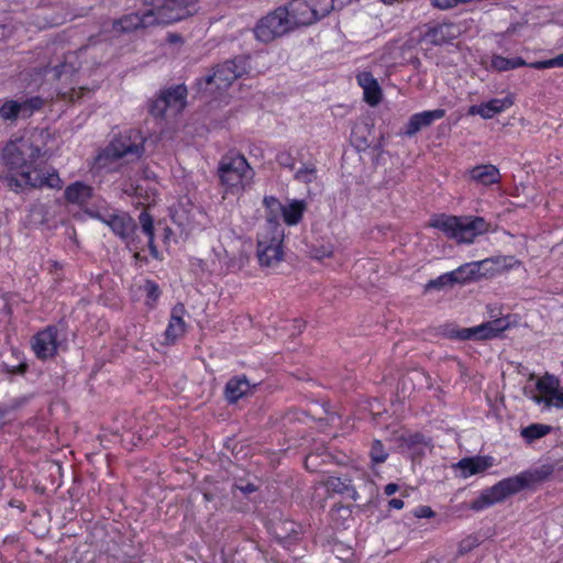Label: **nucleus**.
<instances>
[{
    "label": "nucleus",
    "mask_w": 563,
    "mask_h": 563,
    "mask_svg": "<svg viewBox=\"0 0 563 563\" xmlns=\"http://www.w3.org/2000/svg\"><path fill=\"white\" fill-rule=\"evenodd\" d=\"M550 427L545 424L534 423L529 427H526L521 430V435L528 441L532 442L537 439H540L547 435L550 432Z\"/></svg>",
    "instance_id": "36"
},
{
    "label": "nucleus",
    "mask_w": 563,
    "mask_h": 563,
    "mask_svg": "<svg viewBox=\"0 0 563 563\" xmlns=\"http://www.w3.org/2000/svg\"><path fill=\"white\" fill-rule=\"evenodd\" d=\"M285 230L275 218L266 217V222L257 235L256 255L263 267H275L284 260L283 242Z\"/></svg>",
    "instance_id": "2"
},
{
    "label": "nucleus",
    "mask_w": 563,
    "mask_h": 563,
    "mask_svg": "<svg viewBox=\"0 0 563 563\" xmlns=\"http://www.w3.org/2000/svg\"><path fill=\"white\" fill-rule=\"evenodd\" d=\"M316 173L314 166H305L296 172L295 178L301 183L309 184L316 179Z\"/></svg>",
    "instance_id": "38"
},
{
    "label": "nucleus",
    "mask_w": 563,
    "mask_h": 563,
    "mask_svg": "<svg viewBox=\"0 0 563 563\" xmlns=\"http://www.w3.org/2000/svg\"><path fill=\"white\" fill-rule=\"evenodd\" d=\"M530 67H532L534 69L563 67V54L559 55L555 58H551L548 60L534 62V63L530 64Z\"/></svg>",
    "instance_id": "40"
},
{
    "label": "nucleus",
    "mask_w": 563,
    "mask_h": 563,
    "mask_svg": "<svg viewBox=\"0 0 563 563\" xmlns=\"http://www.w3.org/2000/svg\"><path fill=\"white\" fill-rule=\"evenodd\" d=\"M218 174L225 192L239 194L251 183L253 170L246 158L240 154H229L219 163Z\"/></svg>",
    "instance_id": "3"
},
{
    "label": "nucleus",
    "mask_w": 563,
    "mask_h": 563,
    "mask_svg": "<svg viewBox=\"0 0 563 563\" xmlns=\"http://www.w3.org/2000/svg\"><path fill=\"white\" fill-rule=\"evenodd\" d=\"M515 103L512 95H507L504 98H495L481 104H474L470 107L468 114L481 115L483 119H492L496 114H499L510 109Z\"/></svg>",
    "instance_id": "17"
},
{
    "label": "nucleus",
    "mask_w": 563,
    "mask_h": 563,
    "mask_svg": "<svg viewBox=\"0 0 563 563\" xmlns=\"http://www.w3.org/2000/svg\"><path fill=\"white\" fill-rule=\"evenodd\" d=\"M445 115L443 109H435L431 111H423L410 117L406 124L405 134L413 136L420 130L430 126L434 121L442 119Z\"/></svg>",
    "instance_id": "19"
},
{
    "label": "nucleus",
    "mask_w": 563,
    "mask_h": 563,
    "mask_svg": "<svg viewBox=\"0 0 563 563\" xmlns=\"http://www.w3.org/2000/svg\"><path fill=\"white\" fill-rule=\"evenodd\" d=\"M506 329L504 322L499 319L482 323L473 328H464L452 332V338L460 340H488L497 336Z\"/></svg>",
    "instance_id": "15"
},
{
    "label": "nucleus",
    "mask_w": 563,
    "mask_h": 563,
    "mask_svg": "<svg viewBox=\"0 0 563 563\" xmlns=\"http://www.w3.org/2000/svg\"><path fill=\"white\" fill-rule=\"evenodd\" d=\"M309 254L314 260L331 257L333 255V247L331 245L311 246Z\"/></svg>",
    "instance_id": "39"
},
{
    "label": "nucleus",
    "mask_w": 563,
    "mask_h": 563,
    "mask_svg": "<svg viewBox=\"0 0 563 563\" xmlns=\"http://www.w3.org/2000/svg\"><path fill=\"white\" fill-rule=\"evenodd\" d=\"M19 112L21 119H27L38 111L44 106V100L38 97H31L26 99H18Z\"/></svg>",
    "instance_id": "31"
},
{
    "label": "nucleus",
    "mask_w": 563,
    "mask_h": 563,
    "mask_svg": "<svg viewBox=\"0 0 563 563\" xmlns=\"http://www.w3.org/2000/svg\"><path fill=\"white\" fill-rule=\"evenodd\" d=\"M466 175L471 181L483 186L498 184L501 179L499 169L492 164L474 166L467 170Z\"/></svg>",
    "instance_id": "24"
},
{
    "label": "nucleus",
    "mask_w": 563,
    "mask_h": 563,
    "mask_svg": "<svg viewBox=\"0 0 563 563\" xmlns=\"http://www.w3.org/2000/svg\"><path fill=\"white\" fill-rule=\"evenodd\" d=\"M532 482H534V476L528 473L505 478L494 486L485 489L476 499L471 503L470 508L472 510L479 511L484 508L501 503L507 497L529 486Z\"/></svg>",
    "instance_id": "4"
},
{
    "label": "nucleus",
    "mask_w": 563,
    "mask_h": 563,
    "mask_svg": "<svg viewBox=\"0 0 563 563\" xmlns=\"http://www.w3.org/2000/svg\"><path fill=\"white\" fill-rule=\"evenodd\" d=\"M476 264L478 265V277H486L501 273L520 263L512 256H497L476 262Z\"/></svg>",
    "instance_id": "20"
},
{
    "label": "nucleus",
    "mask_w": 563,
    "mask_h": 563,
    "mask_svg": "<svg viewBox=\"0 0 563 563\" xmlns=\"http://www.w3.org/2000/svg\"><path fill=\"white\" fill-rule=\"evenodd\" d=\"M316 20L327 16L334 8L333 0H309Z\"/></svg>",
    "instance_id": "37"
},
{
    "label": "nucleus",
    "mask_w": 563,
    "mask_h": 563,
    "mask_svg": "<svg viewBox=\"0 0 563 563\" xmlns=\"http://www.w3.org/2000/svg\"><path fill=\"white\" fill-rule=\"evenodd\" d=\"M144 289L146 291L147 297L151 298L153 301H156L157 298L159 297V288L155 283L147 280L145 283Z\"/></svg>",
    "instance_id": "43"
},
{
    "label": "nucleus",
    "mask_w": 563,
    "mask_h": 563,
    "mask_svg": "<svg viewBox=\"0 0 563 563\" xmlns=\"http://www.w3.org/2000/svg\"><path fill=\"white\" fill-rule=\"evenodd\" d=\"M421 440H422V437H420L418 434L413 437V442H416V443L420 442Z\"/></svg>",
    "instance_id": "51"
},
{
    "label": "nucleus",
    "mask_w": 563,
    "mask_h": 563,
    "mask_svg": "<svg viewBox=\"0 0 563 563\" xmlns=\"http://www.w3.org/2000/svg\"><path fill=\"white\" fill-rule=\"evenodd\" d=\"M371 456L375 463H383L386 460L387 453L385 452V449H384L383 444L380 443V441H375L373 443L372 450H371Z\"/></svg>",
    "instance_id": "41"
},
{
    "label": "nucleus",
    "mask_w": 563,
    "mask_h": 563,
    "mask_svg": "<svg viewBox=\"0 0 563 563\" xmlns=\"http://www.w3.org/2000/svg\"><path fill=\"white\" fill-rule=\"evenodd\" d=\"M547 406L562 409L563 408V389H560L558 395H554V397H551L549 400H547Z\"/></svg>",
    "instance_id": "44"
},
{
    "label": "nucleus",
    "mask_w": 563,
    "mask_h": 563,
    "mask_svg": "<svg viewBox=\"0 0 563 563\" xmlns=\"http://www.w3.org/2000/svg\"><path fill=\"white\" fill-rule=\"evenodd\" d=\"M218 257L223 261L229 268L241 269L249 260L245 243L241 238H229L227 244L222 245V252L218 253Z\"/></svg>",
    "instance_id": "14"
},
{
    "label": "nucleus",
    "mask_w": 563,
    "mask_h": 563,
    "mask_svg": "<svg viewBox=\"0 0 563 563\" xmlns=\"http://www.w3.org/2000/svg\"><path fill=\"white\" fill-rule=\"evenodd\" d=\"M251 385L245 376L234 377L230 379L224 389L225 398L229 402H236L240 398L247 395Z\"/></svg>",
    "instance_id": "27"
},
{
    "label": "nucleus",
    "mask_w": 563,
    "mask_h": 563,
    "mask_svg": "<svg viewBox=\"0 0 563 563\" xmlns=\"http://www.w3.org/2000/svg\"><path fill=\"white\" fill-rule=\"evenodd\" d=\"M271 529L278 540H286L297 534L300 527L291 520L278 519L271 522Z\"/></svg>",
    "instance_id": "29"
},
{
    "label": "nucleus",
    "mask_w": 563,
    "mask_h": 563,
    "mask_svg": "<svg viewBox=\"0 0 563 563\" xmlns=\"http://www.w3.org/2000/svg\"><path fill=\"white\" fill-rule=\"evenodd\" d=\"M187 310L184 303H177L172 309L170 320L165 331V339L167 343H174L177 339L183 336L186 332V323L184 317Z\"/></svg>",
    "instance_id": "23"
},
{
    "label": "nucleus",
    "mask_w": 563,
    "mask_h": 563,
    "mask_svg": "<svg viewBox=\"0 0 563 563\" xmlns=\"http://www.w3.org/2000/svg\"><path fill=\"white\" fill-rule=\"evenodd\" d=\"M456 466L462 471L463 477H468L487 470L490 462L485 457H468L461 460Z\"/></svg>",
    "instance_id": "28"
},
{
    "label": "nucleus",
    "mask_w": 563,
    "mask_h": 563,
    "mask_svg": "<svg viewBox=\"0 0 563 563\" xmlns=\"http://www.w3.org/2000/svg\"><path fill=\"white\" fill-rule=\"evenodd\" d=\"M199 0H144V5L151 10L150 21L156 24H172L198 11Z\"/></svg>",
    "instance_id": "5"
},
{
    "label": "nucleus",
    "mask_w": 563,
    "mask_h": 563,
    "mask_svg": "<svg viewBox=\"0 0 563 563\" xmlns=\"http://www.w3.org/2000/svg\"><path fill=\"white\" fill-rule=\"evenodd\" d=\"M205 498L210 499V496H208V494H205Z\"/></svg>",
    "instance_id": "54"
},
{
    "label": "nucleus",
    "mask_w": 563,
    "mask_h": 563,
    "mask_svg": "<svg viewBox=\"0 0 563 563\" xmlns=\"http://www.w3.org/2000/svg\"><path fill=\"white\" fill-rule=\"evenodd\" d=\"M448 284H454V282L452 280L451 273L444 274L434 280H430L427 285V288H441Z\"/></svg>",
    "instance_id": "42"
},
{
    "label": "nucleus",
    "mask_w": 563,
    "mask_h": 563,
    "mask_svg": "<svg viewBox=\"0 0 563 563\" xmlns=\"http://www.w3.org/2000/svg\"><path fill=\"white\" fill-rule=\"evenodd\" d=\"M429 225L442 231L457 243H472L476 236L488 231V223L481 217L440 214L433 217Z\"/></svg>",
    "instance_id": "1"
},
{
    "label": "nucleus",
    "mask_w": 563,
    "mask_h": 563,
    "mask_svg": "<svg viewBox=\"0 0 563 563\" xmlns=\"http://www.w3.org/2000/svg\"><path fill=\"white\" fill-rule=\"evenodd\" d=\"M235 488L241 490L244 494H251L257 489V487L251 483H247L246 485L235 484Z\"/></svg>",
    "instance_id": "46"
},
{
    "label": "nucleus",
    "mask_w": 563,
    "mask_h": 563,
    "mask_svg": "<svg viewBox=\"0 0 563 563\" xmlns=\"http://www.w3.org/2000/svg\"><path fill=\"white\" fill-rule=\"evenodd\" d=\"M357 84L363 89L364 101L372 107L377 106L383 98V91L378 81L369 71H362L356 76Z\"/></svg>",
    "instance_id": "22"
},
{
    "label": "nucleus",
    "mask_w": 563,
    "mask_h": 563,
    "mask_svg": "<svg viewBox=\"0 0 563 563\" xmlns=\"http://www.w3.org/2000/svg\"><path fill=\"white\" fill-rule=\"evenodd\" d=\"M151 10L148 7L142 12L130 13L114 23V29L121 32H131L140 27L156 25L155 21H150Z\"/></svg>",
    "instance_id": "21"
},
{
    "label": "nucleus",
    "mask_w": 563,
    "mask_h": 563,
    "mask_svg": "<svg viewBox=\"0 0 563 563\" xmlns=\"http://www.w3.org/2000/svg\"><path fill=\"white\" fill-rule=\"evenodd\" d=\"M2 424H3V417H2V415L0 413V428L2 427Z\"/></svg>",
    "instance_id": "53"
},
{
    "label": "nucleus",
    "mask_w": 563,
    "mask_h": 563,
    "mask_svg": "<svg viewBox=\"0 0 563 563\" xmlns=\"http://www.w3.org/2000/svg\"><path fill=\"white\" fill-rule=\"evenodd\" d=\"M139 221L142 231L147 235V244L152 255L157 257L158 251L154 244V225L152 216L147 211H142L139 217Z\"/></svg>",
    "instance_id": "30"
},
{
    "label": "nucleus",
    "mask_w": 563,
    "mask_h": 563,
    "mask_svg": "<svg viewBox=\"0 0 563 563\" xmlns=\"http://www.w3.org/2000/svg\"><path fill=\"white\" fill-rule=\"evenodd\" d=\"M65 68H66V65H65V64H62L60 66L55 67V68H54V70H55V77H56V78H58V77L62 75V73H64V71H65V70H64Z\"/></svg>",
    "instance_id": "50"
},
{
    "label": "nucleus",
    "mask_w": 563,
    "mask_h": 563,
    "mask_svg": "<svg viewBox=\"0 0 563 563\" xmlns=\"http://www.w3.org/2000/svg\"><path fill=\"white\" fill-rule=\"evenodd\" d=\"M137 250H139V249H136V250H135V253H134V257H135V258H140V253H139V251H137Z\"/></svg>",
    "instance_id": "52"
},
{
    "label": "nucleus",
    "mask_w": 563,
    "mask_h": 563,
    "mask_svg": "<svg viewBox=\"0 0 563 563\" xmlns=\"http://www.w3.org/2000/svg\"><path fill=\"white\" fill-rule=\"evenodd\" d=\"M537 388L541 395L533 396L534 401L538 404L544 402L547 406V400L554 397V395H558L560 391V380L556 377L547 374L537 382Z\"/></svg>",
    "instance_id": "26"
},
{
    "label": "nucleus",
    "mask_w": 563,
    "mask_h": 563,
    "mask_svg": "<svg viewBox=\"0 0 563 563\" xmlns=\"http://www.w3.org/2000/svg\"><path fill=\"white\" fill-rule=\"evenodd\" d=\"M263 202L268 210L267 217L278 221V216L282 214L284 222L288 225L298 224L307 209L305 200H291L288 205H283L275 197H265Z\"/></svg>",
    "instance_id": "11"
},
{
    "label": "nucleus",
    "mask_w": 563,
    "mask_h": 563,
    "mask_svg": "<svg viewBox=\"0 0 563 563\" xmlns=\"http://www.w3.org/2000/svg\"><path fill=\"white\" fill-rule=\"evenodd\" d=\"M40 156L41 150L33 146V143L26 139L10 142L3 150L4 164L16 175L26 167L29 162H33Z\"/></svg>",
    "instance_id": "10"
},
{
    "label": "nucleus",
    "mask_w": 563,
    "mask_h": 563,
    "mask_svg": "<svg viewBox=\"0 0 563 563\" xmlns=\"http://www.w3.org/2000/svg\"><path fill=\"white\" fill-rule=\"evenodd\" d=\"M432 516H433V511L429 507H421L417 512V517H420V518L432 517Z\"/></svg>",
    "instance_id": "47"
},
{
    "label": "nucleus",
    "mask_w": 563,
    "mask_h": 563,
    "mask_svg": "<svg viewBox=\"0 0 563 563\" xmlns=\"http://www.w3.org/2000/svg\"><path fill=\"white\" fill-rule=\"evenodd\" d=\"M186 96L187 89L183 85L167 89L153 101L151 111L156 117H163L168 111L173 114H177L186 106Z\"/></svg>",
    "instance_id": "13"
},
{
    "label": "nucleus",
    "mask_w": 563,
    "mask_h": 563,
    "mask_svg": "<svg viewBox=\"0 0 563 563\" xmlns=\"http://www.w3.org/2000/svg\"><path fill=\"white\" fill-rule=\"evenodd\" d=\"M289 12L290 27L307 26L317 22L309 0H292L286 7Z\"/></svg>",
    "instance_id": "18"
},
{
    "label": "nucleus",
    "mask_w": 563,
    "mask_h": 563,
    "mask_svg": "<svg viewBox=\"0 0 563 563\" xmlns=\"http://www.w3.org/2000/svg\"><path fill=\"white\" fill-rule=\"evenodd\" d=\"M0 118L3 121L15 122L21 119L18 106V99L5 100L0 107Z\"/></svg>",
    "instance_id": "35"
},
{
    "label": "nucleus",
    "mask_w": 563,
    "mask_h": 563,
    "mask_svg": "<svg viewBox=\"0 0 563 563\" xmlns=\"http://www.w3.org/2000/svg\"><path fill=\"white\" fill-rule=\"evenodd\" d=\"M32 347L38 358L45 360L55 355L57 351V330L48 327L38 332L32 342Z\"/></svg>",
    "instance_id": "16"
},
{
    "label": "nucleus",
    "mask_w": 563,
    "mask_h": 563,
    "mask_svg": "<svg viewBox=\"0 0 563 563\" xmlns=\"http://www.w3.org/2000/svg\"><path fill=\"white\" fill-rule=\"evenodd\" d=\"M388 505L394 509H401L404 507V501L399 498H393L389 500Z\"/></svg>",
    "instance_id": "48"
},
{
    "label": "nucleus",
    "mask_w": 563,
    "mask_h": 563,
    "mask_svg": "<svg viewBox=\"0 0 563 563\" xmlns=\"http://www.w3.org/2000/svg\"><path fill=\"white\" fill-rule=\"evenodd\" d=\"M526 65V62L520 58H506L504 56L495 55L492 58V67L498 71H506Z\"/></svg>",
    "instance_id": "34"
},
{
    "label": "nucleus",
    "mask_w": 563,
    "mask_h": 563,
    "mask_svg": "<svg viewBox=\"0 0 563 563\" xmlns=\"http://www.w3.org/2000/svg\"><path fill=\"white\" fill-rule=\"evenodd\" d=\"M324 486L331 493L346 494L347 496L355 498L356 493L350 485V481L332 476L324 482Z\"/></svg>",
    "instance_id": "32"
},
{
    "label": "nucleus",
    "mask_w": 563,
    "mask_h": 563,
    "mask_svg": "<svg viewBox=\"0 0 563 563\" xmlns=\"http://www.w3.org/2000/svg\"><path fill=\"white\" fill-rule=\"evenodd\" d=\"M98 219L108 224L113 233L120 236L130 250L140 249V239L136 233V223L128 214H110L103 218L96 214Z\"/></svg>",
    "instance_id": "12"
},
{
    "label": "nucleus",
    "mask_w": 563,
    "mask_h": 563,
    "mask_svg": "<svg viewBox=\"0 0 563 563\" xmlns=\"http://www.w3.org/2000/svg\"><path fill=\"white\" fill-rule=\"evenodd\" d=\"M478 265L468 263L460 266L457 269L451 272L452 280L454 283H465L471 279L478 278Z\"/></svg>",
    "instance_id": "33"
},
{
    "label": "nucleus",
    "mask_w": 563,
    "mask_h": 563,
    "mask_svg": "<svg viewBox=\"0 0 563 563\" xmlns=\"http://www.w3.org/2000/svg\"><path fill=\"white\" fill-rule=\"evenodd\" d=\"M477 544L478 541L475 537H467L461 542L460 548L462 552H467L471 551L473 548L477 547Z\"/></svg>",
    "instance_id": "45"
},
{
    "label": "nucleus",
    "mask_w": 563,
    "mask_h": 563,
    "mask_svg": "<svg viewBox=\"0 0 563 563\" xmlns=\"http://www.w3.org/2000/svg\"><path fill=\"white\" fill-rule=\"evenodd\" d=\"M398 488H399V487H398V485H397V484L390 483V484H387V485L385 486V489H384V490H385V494H386V495L390 496V495L395 494V493L398 490Z\"/></svg>",
    "instance_id": "49"
},
{
    "label": "nucleus",
    "mask_w": 563,
    "mask_h": 563,
    "mask_svg": "<svg viewBox=\"0 0 563 563\" xmlns=\"http://www.w3.org/2000/svg\"><path fill=\"white\" fill-rule=\"evenodd\" d=\"M290 31L292 30L290 27L288 9L285 7H278L256 22L253 29V34L258 42L268 44Z\"/></svg>",
    "instance_id": "7"
},
{
    "label": "nucleus",
    "mask_w": 563,
    "mask_h": 563,
    "mask_svg": "<svg viewBox=\"0 0 563 563\" xmlns=\"http://www.w3.org/2000/svg\"><path fill=\"white\" fill-rule=\"evenodd\" d=\"M64 197L68 203L81 206L92 197V188L81 181H76L66 187Z\"/></svg>",
    "instance_id": "25"
},
{
    "label": "nucleus",
    "mask_w": 563,
    "mask_h": 563,
    "mask_svg": "<svg viewBox=\"0 0 563 563\" xmlns=\"http://www.w3.org/2000/svg\"><path fill=\"white\" fill-rule=\"evenodd\" d=\"M8 186L18 190L25 187L60 189L63 180L53 168H33L19 172L18 176L7 178Z\"/></svg>",
    "instance_id": "8"
},
{
    "label": "nucleus",
    "mask_w": 563,
    "mask_h": 563,
    "mask_svg": "<svg viewBox=\"0 0 563 563\" xmlns=\"http://www.w3.org/2000/svg\"><path fill=\"white\" fill-rule=\"evenodd\" d=\"M132 135L122 136L114 140L106 150H103L96 158L98 168L111 169L115 162L128 158L126 162H134L141 158L144 152L143 137L139 132Z\"/></svg>",
    "instance_id": "6"
},
{
    "label": "nucleus",
    "mask_w": 563,
    "mask_h": 563,
    "mask_svg": "<svg viewBox=\"0 0 563 563\" xmlns=\"http://www.w3.org/2000/svg\"><path fill=\"white\" fill-rule=\"evenodd\" d=\"M250 60L245 56L235 57L218 65L212 75L205 78L207 89L210 92L228 89L238 78L247 73Z\"/></svg>",
    "instance_id": "9"
}]
</instances>
